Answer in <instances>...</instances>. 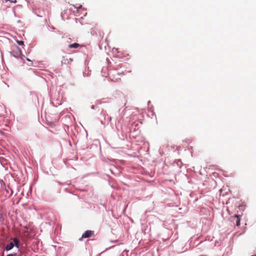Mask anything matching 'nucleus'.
<instances>
[{
	"mask_svg": "<svg viewBox=\"0 0 256 256\" xmlns=\"http://www.w3.org/2000/svg\"><path fill=\"white\" fill-rule=\"evenodd\" d=\"M7 256H16V254H10L8 255Z\"/></svg>",
	"mask_w": 256,
	"mask_h": 256,
	"instance_id": "obj_8",
	"label": "nucleus"
},
{
	"mask_svg": "<svg viewBox=\"0 0 256 256\" xmlns=\"http://www.w3.org/2000/svg\"><path fill=\"white\" fill-rule=\"evenodd\" d=\"M17 43L19 44V45H24V42L23 41H22V40H17Z\"/></svg>",
	"mask_w": 256,
	"mask_h": 256,
	"instance_id": "obj_6",
	"label": "nucleus"
},
{
	"mask_svg": "<svg viewBox=\"0 0 256 256\" xmlns=\"http://www.w3.org/2000/svg\"><path fill=\"white\" fill-rule=\"evenodd\" d=\"M80 46L78 43H74L68 45V48H77Z\"/></svg>",
	"mask_w": 256,
	"mask_h": 256,
	"instance_id": "obj_5",
	"label": "nucleus"
},
{
	"mask_svg": "<svg viewBox=\"0 0 256 256\" xmlns=\"http://www.w3.org/2000/svg\"><path fill=\"white\" fill-rule=\"evenodd\" d=\"M17 50H18V54L19 55H20L22 54V50L18 47L16 48Z\"/></svg>",
	"mask_w": 256,
	"mask_h": 256,
	"instance_id": "obj_7",
	"label": "nucleus"
},
{
	"mask_svg": "<svg viewBox=\"0 0 256 256\" xmlns=\"http://www.w3.org/2000/svg\"><path fill=\"white\" fill-rule=\"evenodd\" d=\"M236 220V225L239 226L240 224V216L235 215L232 217Z\"/></svg>",
	"mask_w": 256,
	"mask_h": 256,
	"instance_id": "obj_4",
	"label": "nucleus"
},
{
	"mask_svg": "<svg viewBox=\"0 0 256 256\" xmlns=\"http://www.w3.org/2000/svg\"><path fill=\"white\" fill-rule=\"evenodd\" d=\"M14 246H16V247L18 248L19 240L16 238H14L12 241L10 242L9 244H7V246L6 247V250H12Z\"/></svg>",
	"mask_w": 256,
	"mask_h": 256,
	"instance_id": "obj_1",
	"label": "nucleus"
},
{
	"mask_svg": "<svg viewBox=\"0 0 256 256\" xmlns=\"http://www.w3.org/2000/svg\"><path fill=\"white\" fill-rule=\"evenodd\" d=\"M72 59L70 58L68 59L67 58H65L64 57L62 58V60L61 61V64L62 66H63L64 64H68L70 62H72Z\"/></svg>",
	"mask_w": 256,
	"mask_h": 256,
	"instance_id": "obj_3",
	"label": "nucleus"
},
{
	"mask_svg": "<svg viewBox=\"0 0 256 256\" xmlns=\"http://www.w3.org/2000/svg\"><path fill=\"white\" fill-rule=\"evenodd\" d=\"M94 235V232L92 230H86L82 235V238L80 239L81 240L83 238H90Z\"/></svg>",
	"mask_w": 256,
	"mask_h": 256,
	"instance_id": "obj_2",
	"label": "nucleus"
}]
</instances>
